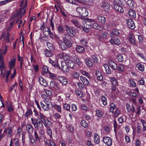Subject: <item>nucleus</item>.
I'll return each mask as SVG.
<instances>
[{
    "label": "nucleus",
    "mask_w": 146,
    "mask_h": 146,
    "mask_svg": "<svg viewBox=\"0 0 146 146\" xmlns=\"http://www.w3.org/2000/svg\"><path fill=\"white\" fill-rule=\"evenodd\" d=\"M33 111L34 113V115L36 117V118H31V121L33 125L35 128L38 129V127L41 128L43 126V123H44V118H46V116L41 112L39 113L36 110H34Z\"/></svg>",
    "instance_id": "1"
},
{
    "label": "nucleus",
    "mask_w": 146,
    "mask_h": 146,
    "mask_svg": "<svg viewBox=\"0 0 146 146\" xmlns=\"http://www.w3.org/2000/svg\"><path fill=\"white\" fill-rule=\"evenodd\" d=\"M73 37L68 36L64 38L63 41L59 39L57 42L62 50H64L71 47L73 42Z\"/></svg>",
    "instance_id": "2"
},
{
    "label": "nucleus",
    "mask_w": 146,
    "mask_h": 146,
    "mask_svg": "<svg viewBox=\"0 0 146 146\" xmlns=\"http://www.w3.org/2000/svg\"><path fill=\"white\" fill-rule=\"evenodd\" d=\"M77 12L80 15H83L84 16L88 15V13L87 9L81 7H77L76 9Z\"/></svg>",
    "instance_id": "3"
},
{
    "label": "nucleus",
    "mask_w": 146,
    "mask_h": 146,
    "mask_svg": "<svg viewBox=\"0 0 146 146\" xmlns=\"http://www.w3.org/2000/svg\"><path fill=\"white\" fill-rule=\"evenodd\" d=\"M59 85L57 82L55 81H51L50 84V87L51 90H57L58 89Z\"/></svg>",
    "instance_id": "4"
},
{
    "label": "nucleus",
    "mask_w": 146,
    "mask_h": 146,
    "mask_svg": "<svg viewBox=\"0 0 146 146\" xmlns=\"http://www.w3.org/2000/svg\"><path fill=\"white\" fill-rule=\"evenodd\" d=\"M70 22L72 23L75 27L79 28L80 27L81 25L80 23L78 21L76 18H73L70 20Z\"/></svg>",
    "instance_id": "5"
},
{
    "label": "nucleus",
    "mask_w": 146,
    "mask_h": 146,
    "mask_svg": "<svg viewBox=\"0 0 146 146\" xmlns=\"http://www.w3.org/2000/svg\"><path fill=\"white\" fill-rule=\"evenodd\" d=\"M126 22L128 27L131 29H134L135 27L134 22L131 19H128L126 20Z\"/></svg>",
    "instance_id": "6"
},
{
    "label": "nucleus",
    "mask_w": 146,
    "mask_h": 146,
    "mask_svg": "<svg viewBox=\"0 0 146 146\" xmlns=\"http://www.w3.org/2000/svg\"><path fill=\"white\" fill-rule=\"evenodd\" d=\"M103 141L108 146H111L112 144L111 139L109 137H104L103 138Z\"/></svg>",
    "instance_id": "7"
},
{
    "label": "nucleus",
    "mask_w": 146,
    "mask_h": 146,
    "mask_svg": "<svg viewBox=\"0 0 146 146\" xmlns=\"http://www.w3.org/2000/svg\"><path fill=\"white\" fill-rule=\"evenodd\" d=\"M101 7L103 10L107 12L108 11L110 7L109 5L106 2H102L101 4Z\"/></svg>",
    "instance_id": "8"
},
{
    "label": "nucleus",
    "mask_w": 146,
    "mask_h": 146,
    "mask_svg": "<svg viewBox=\"0 0 146 146\" xmlns=\"http://www.w3.org/2000/svg\"><path fill=\"white\" fill-rule=\"evenodd\" d=\"M16 58L13 57L11 59L10 61L9 62V68L10 69H11L14 68L15 64Z\"/></svg>",
    "instance_id": "9"
},
{
    "label": "nucleus",
    "mask_w": 146,
    "mask_h": 146,
    "mask_svg": "<svg viewBox=\"0 0 146 146\" xmlns=\"http://www.w3.org/2000/svg\"><path fill=\"white\" fill-rule=\"evenodd\" d=\"M126 109L128 113H131L132 114L135 111V107L133 105L131 107L128 103L126 104Z\"/></svg>",
    "instance_id": "10"
},
{
    "label": "nucleus",
    "mask_w": 146,
    "mask_h": 146,
    "mask_svg": "<svg viewBox=\"0 0 146 146\" xmlns=\"http://www.w3.org/2000/svg\"><path fill=\"white\" fill-rule=\"evenodd\" d=\"M58 81L63 85H66L68 82L67 79L64 77L59 76L58 77Z\"/></svg>",
    "instance_id": "11"
},
{
    "label": "nucleus",
    "mask_w": 146,
    "mask_h": 146,
    "mask_svg": "<svg viewBox=\"0 0 146 146\" xmlns=\"http://www.w3.org/2000/svg\"><path fill=\"white\" fill-rule=\"evenodd\" d=\"M121 31L117 29L113 30L110 35L111 38L114 37V36H118L120 34Z\"/></svg>",
    "instance_id": "12"
},
{
    "label": "nucleus",
    "mask_w": 146,
    "mask_h": 146,
    "mask_svg": "<svg viewBox=\"0 0 146 146\" xmlns=\"http://www.w3.org/2000/svg\"><path fill=\"white\" fill-rule=\"evenodd\" d=\"M26 131L29 135H31L33 132L34 128L33 126L31 124H28L26 126Z\"/></svg>",
    "instance_id": "13"
},
{
    "label": "nucleus",
    "mask_w": 146,
    "mask_h": 146,
    "mask_svg": "<svg viewBox=\"0 0 146 146\" xmlns=\"http://www.w3.org/2000/svg\"><path fill=\"white\" fill-rule=\"evenodd\" d=\"M110 42L113 45H119L120 44L121 42L117 38L115 39L111 38L110 41Z\"/></svg>",
    "instance_id": "14"
},
{
    "label": "nucleus",
    "mask_w": 146,
    "mask_h": 146,
    "mask_svg": "<svg viewBox=\"0 0 146 146\" xmlns=\"http://www.w3.org/2000/svg\"><path fill=\"white\" fill-rule=\"evenodd\" d=\"M108 64L109 66L113 70H116L117 68V64L115 62L111 61H109Z\"/></svg>",
    "instance_id": "15"
},
{
    "label": "nucleus",
    "mask_w": 146,
    "mask_h": 146,
    "mask_svg": "<svg viewBox=\"0 0 146 146\" xmlns=\"http://www.w3.org/2000/svg\"><path fill=\"white\" fill-rule=\"evenodd\" d=\"M4 133H7L8 137H10L12 134V129L11 127H9L7 128H5L4 131Z\"/></svg>",
    "instance_id": "16"
},
{
    "label": "nucleus",
    "mask_w": 146,
    "mask_h": 146,
    "mask_svg": "<svg viewBox=\"0 0 146 146\" xmlns=\"http://www.w3.org/2000/svg\"><path fill=\"white\" fill-rule=\"evenodd\" d=\"M95 75L98 80L102 81L103 79V76L101 73L99 71L96 70L95 72Z\"/></svg>",
    "instance_id": "17"
},
{
    "label": "nucleus",
    "mask_w": 146,
    "mask_h": 146,
    "mask_svg": "<svg viewBox=\"0 0 146 146\" xmlns=\"http://www.w3.org/2000/svg\"><path fill=\"white\" fill-rule=\"evenodd\" d=\"M61 64L62 66V70L65 72H68L69 70L68 66L66 64V63L64 61L61 62Z\"/></svg>",
    "instance_id": "18"
},
{
    "label": "nucleus",
    "mask_w": 146,
    "mask_h": 146,
    "mask_svg": "<svg viewBox=\"0 0 146 146\" xmlns=\"http://www.w3.org/2000/svg\"><path fill=\"white\" fill-rule=\"evenodd\" d=\"M80 80L85 85H87L89 84V81L86 78L83 76H81Z\"/></svg>",
    "instance_id": "19"
},
{
    "label": "nucleus",
    "mask_w": 146,
    "mask_h": 146,
    "mask_svg": "<svg viewBox=\"0 0 146 146\" xmlns=\"http://www.w3.org/2000/svg\"><path fill=\"white\" fill-rule=\"evenodd\" d=\"M75 49L76 51L81 53L84 52L85 50V48L83 46L79 45L76 46Z\"/></svg>",
    "instance_id": "20"
},
{
    "label": "nucleus",
    "mask_w": 146,
    "mask_h": 146,
    "mask_svg": "<svg viewBox=\"0 0 146 146\" xmlns=\"http://www.w3.org/2000/svg\"><path fill=\"white\" fill-rule=\"evenodd\" d=\"M39 81L40 84L44 86H47V82L42 77H40L39 78Z\"/></svg>",
    "instance_id": "21"
},
{
    "label": "nucleus",
    "mask_w": 146,
    "mask_h": 146,
    "mask_svg": "<svg viewBox=\"0 0 146 146\" xmlns=\"http://www.w3.org/2000/svg\"><path fill=\"white\" fill-rule=\"evenodd\" d=\"M136 66L137 69L141 72H143L144 71V65L141 63H138L136 64Z\"/></svg>",
    "instance_id": "22"
},
{
    "label": "nucleus",
    "mask_w": 146,
    "mask_h": 146,
    "mask_svg": "<svg viewBox=\"0 0 146 146\" xmlns=\"http://www.w3.org/2000/svg\"><path fill=\"white\" fill-rule=\"evenodd\" d=\"M91 59L93 63H97L98 62V58L96 54L92 55L91 56Z\"/></svg>",
    "instance_id": "23"
},
{
    "label": "nucleus",
    "mask_w": 146,
    "mask_h": 146,
    "mask_svg": "<svg viewBox=\"0 0 146 146\" xmlns=\"http://www.w3.org/2000/svg\"><path fill=\"white\" fill-rule=\"evenodd\" d=\"M114 9L120 13H123V12L124 10L123 8L121 6L115 4L114 6Z\"/></svg>",
    "instance_id": "24"
},
{
    "label": "nucleus",
    "mask_w": 146,
    "mask_h": 146,
    "mask_svg": "<svg viewBox=\"0 0 146 146\" xmlns=\"http://www.w3.org/2000/svg\"><path fill=\"white\" fill-rule=\"evenodd\" d=\"M67 64L69 67L72 68H75L76 67L75 63L72 60H68L67 62Z\"/></svg>",
    "instance_id": "25"
},
{
    "label": "nucleus",
    "mask_w": 146,
    "mask_h": 146,
    "mask_svg": "<svg viewBox=\"0 0 146 146\" xmlns=\"http://www.w3.org/2000/svg\"><path fill=\"white\" fill-rule=\"evenodd\" d=\"M128 15L130 18H133L135 17L136 13L134 10L130 9L128 11Z\"/></svg>",
    "instance_id": "26"
},
{
    "label": "nucleus",
    "mask_w": 146,
    "mask_h": 146,
    "mask_svg": "<svg viewBox=\"0 0 146 146\" xmlns=\"http://www.w3.org/2000/svg\"><path fill=\"white\" fill-rule=\"evenodd\" d=\"M44 101L47 105L50 106L52 105L51 98L50 96H48L47 98L44 99Z\"/></svg>",
    "instance_id": "27"
},
{
    "label": "nucleus",
    "mask_w": 146,
    "mask_h": 146,
    "mask_svg": "<svg viewBox=\"0 0 146 146\" xmlns=\"http://www.w3.org/2000/svg\"><path fill=\"white\" fill-rule=\"evenodd\" d=\"M97 19L99 21L102 23H104L106 22V19L104 17L100 15L97 16Z\"/></svg>",
    "instance_id": "28"
},
{
    "label": "nucleus",
    "mask_w": 146,
    "mask_h": 146,
    "mask_svg": "<svg viewBox=\"0 0 146 146\" xmlns=\"http://www.w3.org/2000/svg\"><path fill=\"white\" fill-rule=\"evenodd\" d=\"M71 58L79 66L80 65L81 63L79 59L76 56H71Z\"/></svg>",
    "instance_id": "29"
},
{
    "label": "nucleus",
    "mask_w": 146,
    "mask_h": 146,
    "mask_svg": "<svg viewBox=\"0 0 146 146\" xmlns=\"http://www.w3.org/2000/svg\"><path fill=\"white\" fill-rule=\"evenodd\" d=\"M103 66L105 68L106 73L108 74H110L111 72L109 66L107 64H104Z\"/></svg>",
    "instance_id": "30"
},
{
    "label": "nucleus",
    "mask_w": 146,
    "mask_h": 146,
    "mask_svg": "<svg viewBox=\"0 0 146 146\" xmlns=\"http://www.w3.org/2000/svg\"><path fill=\"white\" fill-rule=\"evenodd\" d=\"M129 40L131 43L133 45H135L136 43L135 40V38L131 34H130L129 37Z\"/></svg>",
    "instance_id": "31"
},
{
    "label": "nucleus",
    "mask_w": 146,
    "mask_h": 146,
    "mask_svg": "<svg viewBox=\"0 0 146 146\" xmlns=\"http://www.w3.org/2000/svg\"><path fill=\"white\" fill-rule=\"evenodd\" d=\"M50 32V28L48 27L45 28V30H44L43 31L44 35L46 36H48Z\"/></svg>",
    "instance_id": "32"
},
{
    "label": "nucleus",
    "mask_w": 146,
    "mask_h": 146,
    "mask_svg": "<svg viewBox=\"0 0 146 146\" xmlns=\"http://www.w3.org/2000/svg\"><path fill=\"white\" fill-rule=\"evenodd\" d=\"M66 89V87L62 86L60 87L58 86V89H57V90H58L60 92L63 93L65 92Z\"/></svg>",
    "instance_id": "33"
},
{
    "label": "nucleus",
    "mask_w": 146,
    "mask_h": 146,
    "mask_svg": "<svg viewBox=\"0 0 146 146\" xmlns=\"http://www.w3.org/2000/svg\"><path fill=\"white\" fill-rule=\"evenodd\" d=\"M44 54L45 56L47 57H51L52 55V51L49 50L47 49L45 50Z\"/></svg>",
    "instance_id": "34"
},
{
    "label": "nucleus",
    "mask_w": 146,
    "mask_h": 146,
    "mask_svg": "<svg viewBox=\"0 0 146 146\" xmlns=\"http://www.w3.org/2000/svg\"><path fill=\"white\" fill-rule=\"evenodd\" d=\"M46 45L50 51H52L54 50V46L50 42H48L46 43Z\"/></svg>",
    "instance_id": "35"
},
{
    "label": "nucleus",
    "mask_w": 146,
    "mask_h": 146,
    "mask_svg": "<svg viewBox=\"0 0 146 146\" xmlns=\"http://www.w3.org/2000/svg\"><path fill=\"white\" fill-rule=\"evenodd\" d=\"M85 62L88 66H92L93 64L92 62L89 59L87 58L85 60Z\"/></svg>",
    "instance_id": "36"
},
{
    "label": "nucleus",
    "mask_w": 146,
    "mask_h": 146,
    "mask_svg": "<svg viewBox=\"0 0 146 146\" xmlns=\"http://www.w3.org/2000/svg\"><path fill=\"white\" fill-rule=\"evenodd\" d=\"M110 81L111 82L112 84L116 86L117 84L116 79L114 77H110L109 78Z\"/></svg>",
    "instance_id": "37"
},
{
    "label": "nucleus",
    "mask_w": 146,
    "mask_h": 146,
    "mask_svg": "<svg viewBox=\"0 0 146 146\" xmlns=\"http://www.w3.org/2000/svg\"><path fill=\"white\" fill-rule=\"evenodd\" d=\"M49 77L52 80H56L57 79V77L56 75L50 72H49Z\"/></svg>",
    "instance_id": "38"
},
{
    "label": "nucleus",
    "mask_w": 146,
    "mask_h": 146,
    "mask_svg": "<svg viewBox=\"0 0 146 146\" xmlns=\"http://www.w3.org/2000/svg\"><path fill=\"white\" fill-rule=\"evenodd\" d=\"M57 30L59 33H64V28L61 26L59 25L57 28Z\"/></svg>",
    "instance_id": "39"
},
{
    "label": "nucleus",
    "mask_w": 146,
    "mask_h": 146,
    "mask_svg": "<svg viewBox=\"0 0 146 146\" xmlns=\"http://www.w3.org/2000/svg\"><path fill=\"white\" fill-rule=\"evenodd\" d=\"M32 114L33 112L31 110V109H28L26 112L25 116L28 119L29 116L31 115Z\"/></svg>",
    "instance_id": "40"
},
{
    "label": "nucleus",
    "mask_w": 146,
    "mask_h": 146,
    "mask_svg": "<svg viewBox=\"0 0 146 146\" xmlns=\"http://www.w3.org/2000/svg\"><path fill=\"white\" fill-rule=\"evenodd\" d=\"M128 81L129 82V83L130 86L132 87H135L136 86V84L135 82L132 79L129 78L128 80Z\"/></svg>",
    "instance_id": "41"
},
{
    "label": "nucleus",
    "mask_w": 146,
    "mask_h": 146,
    "mask_svg": "<svg viewBox=\"0 0 146 146\" xmlns=\"http://www.w3.org/2000/svg\"><path fill=\"white\" fill-rule=\"evenodd\" d=\"M41 106H42V108L44 110L46 111H48L49 109V108L50 107V106L42 104V102L40 103Z\"/></svg>",
    "instance_id": "42"
},
{
    "label": "nucleus",
    "mask_w": 146,
    "mask_h": 146,
    "mask_svg": "<svg viewBox=\"0 0 146 146\" xmlns=\"http://www.w3.org/2000/svg\"><path fill=\"white\" fill-rule=\"evenodd\" d=\"M3 62V59H2L1 58L0 59V68L1 70V74L2 73V70L4 69L5 67L4 64Z\"/></svg>",
    "instance_id": "43"
},
{
    "label": "nucleus",
    "mask_w": 146,
    "mask_h": 146,
    "mask_svg": "<svg viewBox=\"0 0 146 146\" xmlns=\"http://www.w3.org/2000/svg\"><path fill=\"white\" fill-rule=\"evenodd\" d=\"M80 42L83 46H86L88 42V40L86 39L83 38L81 40Z\"/></svg>",
    "instance_id": "44"
},
{
    "label": "nucleus",
    "mask_w": 146,
    "mask_h": 146,
    "mask_svg": "<svg viewBox=\"0 0 146 146\" xmlns=\"http://www.w3.org/2000/svg\"><path fill=\"white\" fill-rule=\"evenodd\" d=\"M65 27L66 29V31L68 34H73V31L71 28H69L67 25H66Z\"/></svg>",
    "instance_id": "45"
},
{
    "label": "nucleus",
    "mask_w": 146,
    "mask_h": 146,
    "mask_svg": "<svg viewBox=\"0 0 146 146\" xmlns=\"http://www.w3.org/2000/svg\"><path fill=\"white\" fill-rule=\"evenodd\" d=\"M49 62L54 67H58V65L56 64V63L52 60L50 58H49Z\"/></svg>",
    "instance_id": "46"
},
{
    "label": "nucleus",
    "mask_w": 146,
    "mask_h": 146,
    "mask_svg": "<svg viewBox=\"0 0 146 146\" xmlns=\"http://www.w3.org/2000/svg\"><path fill=\"white\" fill-rule=\"evenodd\" d=\"M52 106L54 107L56 110L59 113H61V108L60 106L58 105L57 104H55L54 106Z\"/></svg>",
    "instance_id": "47"
},
{
    "label": "nucleus",
    "mask_w": 146,
    "mask_h": 146,
    "mask_svg": "<svg viewBox=\"0 0 146 146\" xmlns=\"http://www.w3.org/2000/svg\"><path fill=\"white\" fill-rule=\"evenodd\" d=\"M101 101L102 103L104 106H105L107 104V100L106 98L104 96H102L101 98Z\"/></svg>",
    "instance_id": "48"
},
{
    "label": "nucleus",
    "mask_w": 146,
    "mask_h": 146,
    "mask_svg": "<svg viewBox=\"0 0 146 146\" xmlns=\"http://www.w3.org/2000/svg\"><path fill=\"white\" fill-rule=\"evenodd\" d=\"M6 106L8 108V111L9 112H11L13 110V108L10 104L7 102Z\"/></svg>",
    "instance_id": "49"
},
{
    "label": "nucleus",
    "mask_w": 146,
    "mask_h": 146,
    "mask_svg": "<svg viewBox=\"0 0 146 146\" xmlns=\"http://www.w3.org/2000/svg\"><path fill=\"white\" fill-rule=\"evenodd\" d=\"M98 136V134H97L95 133L94 135V142L97 143H99L100 142V140L99 138V136H98V137H97V136Z\"/></svg>",
    "instance_id": "50"
},
{
    "label": "nucleus",
    "mask_w": 146,
    "mask_h": 146,
    "mask_svg": "<svg viewBox=\"0 0 146 146\" xmlns=\"http://www.w3.org/2000/svg\"><path fill=\"white\" fill-rule=\"evenodd\" d=\"M81 124L82 126L85 128L87 127L88 125V123L84 120H82L81 122Z\"/></svg>",
    "instance_id": "51"
},
{
    "label": "nucleus",
    "mask_w": 146,
    "mask_h": 146,
    "mask_svg": "<svg viewBox=\"0 0 146 146\" xmlns=\"http://www.w3.org/2000/svg\"><path fill=\"white\" fill-rule=\"evenodd\" d=\"M18 22L19 25L18 26V28H19L20 26L22 25V23H23V21L22 20L19 19H18L16 20L15 21V23H17Z\"/></svg>",
    "instance_id": "52"
},
{
    "label": "nucleus",
    "mask_w": 146,
    "mask_h": 146,
    "mask_svg": "<svg viewBox=\"0 0 146 146\" xmlns=\"http://www.w3.org/2000/svg\"><path fill=\"white\" fill-rule=\"evenodd\" d=\"M76 94L77 96L80 97H82L83 95V93L81 91L78 90H76Z\"/></svg>",
    "instance_id": "53"
},
{
    "label": "nucleus",
    "mask_w": 146,
    "mask_h": 146,
    "mask_svg": "<svg viewBox=\"0 0 146 146\" xmlns=\"http://www.w3.org/2000/svg\"><path fill=\"white\" fill-rule=\"evenodd\" d=\"M110 107V111L111 112H113L116 108V106L114 104L112 103L111 104Z\"/></svg>",
    "instance_id": "54"
},
{
    "label": "nucleus",
    "mask_w": 146,
    "mask_h": 146,
    "mask_svg": "<svg viewBox=\"0 0 146 146\" xmlns=\"http://www.w3.org/2000/svg\"><path fill=\"white\" fill-rule=\"evenodd\" d=\"M127 94L133 97H137V95L135 93L131 92H127Z\"/></svg>",
    "instance_id": "55"
},
{
    "label": "nucleus",
    "mask_w": 146,
    "mask_h": 146,
    "mask_svg": "<svg viewBox=\"0 0 146 146\" xmlns=\"http://www.w3.org/2000/svg\"><path fill=\"white\" fill-rule=\"evenodd\" d=\"M63 108L67 111H69L70 108V106L68 104H63Z\"/></svg>",
    "instance_id": "56"
},
{
    "label": "nucleus",
    "mask_w": 146,
    "mask_h": 146,
    "mask_svg": "<svg viewBox=\"0 0 146 146\" xmlns=\"http://www.w3.org/2000/svg\"><path fill=\"white\" fill-rule=\"evenodd\" d=\"M53 117L56 120L59 119L61 117V115L58 113H56L53 115Z\"/></svg>",
    "instance_id": "57"
},
{
    "label": "nucleus",
    "mask_w": 146,
    "mask_h": 146,
    "mask_svg": "<svg viewBox=\"0 0 146 146\" xmlns=\"http://www.w3.org/2000/svg\"><path fill=\"white\" fill-rule=\"evenodd\" d=\"M17 83H15V84L13 85L11 87L10 89L9 90V92H11L15 88V87H17Z\"/></svg>",
    "instance_id": "58"
},
{
    "label": "nucleus",
    "mask_w": 146,
    "mask_h": 146,
    "mask_svg": "<svg viewBox=\"0 0 146 146\" xmlns=\"http://www.w3.org/2000/svg\"><path fill=\"white\" fill-rule=\"evenodd\" d=\"M118 70L119 72H121L124 70V65L122 64H119L117 67Z\"/></svg>",
    "instance_id": "59"
},
{
    "label": "nucleus",
    "mask_w": 146,
    "mask_h": 146,
    "mask_svg": "<svg viewBox=\"0 0 146 146\" xmlns=\"http://www.w3.org/2000/svg\"><path fill=\"white\" fill-rule=\"evenodd\" d=\"M96 115L98 117H101L102 116V113L100 110H97L96 111Z\"/></svg>",
    "instance_id": "60"
},
{
    "label": "nucleus",
    "mask_w": 146,
    "mask_h": 146,
    "mask_svg": "<svg viewBox=\"0 0 146 146\" xmlns=\"http://www.w3.org/2000/svg\"><path fill=\"white\" fill-rule=\"evenodd\" d=\"M117 58L119 62H122L123 60V56L121 55H119L117 56Z\"/></svg>",
    "instance_id": "61"
},
{
    "label": "nucleus",
    "mask_w": 146,
    "mask_h": 146,
    "mask_svg": "<svg viewBox=\"0 0 146 146\" xmlns=\"http://www.w3.org/2000/svg\"><path fill=\"white\" fill-rule=\"evenodd\" d=\"M72 76L75 78H78L79 76L78 73L77 72H73L72 74Z\"/></svg>",
    "instance_id": "62"
},
{
    "label": "nucleus",
    "mask_w": 146,
    "mask_h": 146,
    "mask_svg": "<svg viewBox=\"0 0 146 146\" xmlns=\"http://www.w3.org/2000/svg\"><path fill=\"white\" fill-rule=\"evenodd\" d=\"M104 129L106 133H108L110 131V128L108 126H105Z\"/></svg>",
    "instance_id": "63"
},
{
    "label": "nucleus",
    "mask_w": 146,
    "mask_h": 146,
    "mask_svg": "<svg viewBox=\"0 0 146 146\" xmlns=\"http://www.w3.org/2000/svg\"><path fill=\"white\" fill-rule=\"evenodd\" d=\"M26 12L25 8L24 7H22L20 8V13H21L22 15H23Z\"/></svg>",
    "instance_id": "64"
}]
</instances>
